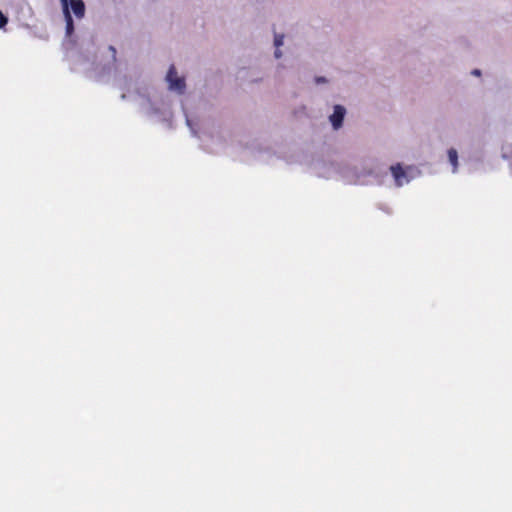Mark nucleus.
<instances>
[{"mask_svg": "<svg viewBox=\"0 0 512 512\" xmlns=\"http://www.w3.org/2000/svg\"><path fill=\"white\" fill-rule=\"evenodd\" d=\"M166 80L169 83V89L183 93L186 87L185 79L177 76V71L174 65L168 69Z\"/></svg>", "mask_w": 512, "mask_h": 512, "instance_id": "obj_1", "label": "nucleus"}, {"mask_svg": "<svg viewBox=\"0 0 512 512\" xmlns=\"http://www.w3.org/2000/svg\"><path fill=\"white\" fill-rule=\"evenodd\" d=\"M345 113H346V110L343 106H341V105L334 106V111H333V114L330 116V121L335 130L339 129L342 126Z\"/></svg>", "mask_w": 512, "mask_h": 512, "instance_id": "obj_2", "label": "nucleus"}, {"mask_svg": "<svg viewBox=\"0 0 512 512\" xmlns=\"http://www.w3.org/2000/svg\"><path fill=\"white\" fill-rule=\"evenodd\" d=\"M390 171L395 179L397 186H402L404 183L408 182L409 179L406 176V172L402 168L401 164L397 163L390 167Z\"/></svg>", "mask_w": 512, "mask_h": 512, "instance_id": "obj_3", "label": "nucleus"}, {"mask_svg": "<svg viewBox=\"0 0 512 512\" xmlns=\"http://www.w3.org/2000/svg\"><path fill=\"white\" fill-rule=\"evenodd\" d=\"M71 9L77 18H83L85 15V4L82 0H69Z\"/></svg>", "mask_w": 512, "mask_h": 512, "instance_id": "obj_4", "label": "nucleus"}, {"mask_svg": "<svg viewBox=\"0 0 512 512\" xmlns=\"http://www.w3.org/2000/svg\"><path fill=\"white\" fill-rule=\"evenodd\" d=\"M63 13L66 22V35L71 36L74 32V23L69 8H65Z\"/></svg>", "mask_w": 512, "mask_h": 512, "instance_id": "obj_5", "label": "nucleus"}, {"mask_svg": "<svg viewBox=\"0 0 512 512\" xmlns=\"http://www.w3.org/2000/svg\"><path fill=\"white\" fill-rule=\"evenodd\" d=\"M448 158L453 166V172H456L458 166V154L454 148L448 150Z\"/></svg>", "mask_w": 512, "mask_h": 512, "instance_id": "obj_6", "label": "nucleus"}, {"mask_svg": "<svg viewBox=\"0 0 512 512\" xmlns=\"http://www.w3.org/2000/svg\"><path fill=\"white\" fill-rule=\"evenodd\" d=\"M283 40H284V35H278V34L275 35L274 45L277 48L276 51H275V57L276 58H280L281 55H282L281 51L279 50V47L281 45H283Z\"/></svg>", "mask_w": 512, "mask_h": 512, "instance_id": "obj_7", "label": "nucleus"}, {"mask_svg": "<svg viewBox=\"0 0 512 512\" xmlns=\"http://www.w3.org/2000/svg\"><path fill=\"white\" fill-rule=\"evenodd\" d=\"M8 23V18L0 11V28H3Z\"/></svg>", "mask_w": 512, "mask_h": 512, "instance_id": "obj_8", "label": "nucleus"}, {"mask_svg": "<svg viewBox=\"0 0 512 512\" xmlns=\"http://www.w3.org/2000/svg\"><path fill=\"white\" fill-rule=\"evenodd\" d=\"M109 51L112 54L113 61H116V54H117L116 48L114 46H109Z\"/></svg>", "mask_w": 512, "mask_h": 512, "instance_id": "obj_9", "label": "nucleus"}, {"mask_svg": "<svg viewBox=\"0 0 512 512\" xmlns=\"http://www.w3.org/2000/svg\"><path fill=\"white\" fill-rule=\"evenodd\" d=\"M60 1H61L62 5H63V10L65 8H68V2H69L68 0H60Z\"/></svg>", "mask_w": 512, "mask_h": 512, "instance_id": "obj_10", "label": "nucleus"}, {"mask_svg": "<svg viewBox=\"0 0 512 512\" xmlns=\"http://www.w3.org/2000/svg\"><path fill=\"white\" fill-rule=\"evenodd\" d=\"M472 74L475 75V76H480L481 75V71L479 69H474L472 71Z\"/></svg>", "mask_w": 512, "mask_h": 512, "instance_id": "obj_11", "label": "nucleus"}, {"mask_svg": "<svg viewBox=\"0 0 512 512\" xmlns=\"http://www.w3.org/2000/svg\"><path fill=\"white\" fill-rule=\"evenodd\" d=\"M325 81H326V80H325V78H323V77H318V78H316V82H317V83H321V82H325Z\"/></svg>", "mask_w": 512, "mask_h": 512, "instance_id": "obj_12", "label": "nucleus"}]
</instances>
